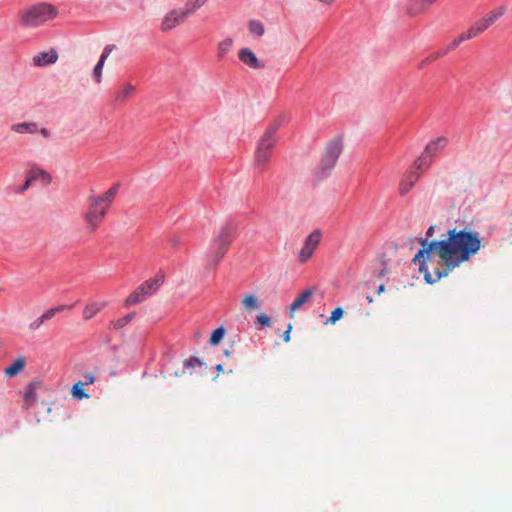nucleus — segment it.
I'll return each instance as SVG.
<instances>
[{
	"instance_id": "7ed1b4c3",
	"label": "nucleus",
	"mask_w": 512,
	"mask_h": 512,
	"mask_svg": "<svg viewBox=\"0 0 512 512\" xmlns=\"http://www.w3.org/2000/svg\"><path fill=\"white\" fill-rule=\"evenodd\" d=\"M58 15L57 8L47 2L35 3L18 14L19 25L23 28H37L54 20Z\"/></svg>"
},
{
	"instance_id": "2eb2a0df",
	"label": "nucleus",
	"mask_w": 512,
	"mask_h": 512,
	"mask_svg": "<svg viewBox=\"0 0 512 512\" xmlns=\"http://www.w3.org/2000/svg\"><path fill=\"white\" fill-rule=\"evenodd\" d=\"M58 60V53L54 49L36 54L33 57V64L36 66H47Z\"/></svg>"
},
{
	"instance_id": "37998d69",
	"label": "nucleus",
	"mask_w": 512,
	"mask_h": 512,
	"mask_svg": "<svg viewBox=\"0 0 512 512\" xmlns=\"http://www.w3.org/2000/svg\"><path fill=\"white\" fill-rule=\"evenodd\" d=\"M388 273H389L388 268H387V267H383V268L379 271L378 276H379V277H383V276L387 275Z\"/></svg>"
},
{
	"instance_id": "cd10ccee",
	"label": "nucleus",
	"mask_w": 512,
	"mask_h": 512,
	"mask_svg": "<svg viewBox=\"0 0 512 512\" xmlns=\"http://www.w3.org/2000/svg\"><path fill=\"white\" fill-rule=\"evenodd\" d=\"M208 0H187V2L184 5V9L188 12V14L191 16L198 9H200Z\"/></svg>"
},
{
	"instance_id": "dca6fc26",
	"label": "nucleus",
	"mask_w": 512,
	"mask_h": 512,
	"mask_svg": "<svg viewBox=\"0 0 512 512\" xmlns=\"http://www.w3.org/2000/svg\"><path fill=\"white\" fill-rule=\"evenodd\" d=\"M423 171L424 170L408 172L399 185L400 193L403 195L408 193L414 187Z\"/></svg>"
},
{
	"instance_id": "c03bdc74",
	"label": "nucleus",
	"mask_w": 512,
	"mask_h": 512,
	"mask_svg": "<svg viewBox=\"0 0 512 512\" xmlns=\"http://www.w3.org/2000/svg\"><path fill=\"white\" fill-rule=\"evenodd\" d=\"M385 291V285L384 284H381L378 289H377V294H381Z\"/></svg>"
},
{
	"instance_id": "20e7f679",
	"label": "nucleus",
	"mask_w": 512,
	"mask_h": 512,
	"mask_svg": "<svg viewBox=\"0 0 512 512\" xmlns=\"http://www.w3.org/2000/svg\"><path fill=\"white\" fill-rule=\"evenodd\" d=\"M234 238V228L230 224L223 225L212 239L208 251L207 264L216 267L228 251Z\"/></svg>"
},
{
	"instance_id": "9d476101",
	"label": "nucleus",
	"mask_w": 512,
	"mask_h": 512,
	"mask_svg": "<svg viewBox=\"0 0 512 512\" xmlns=\"http://www.w3.org/2000/svg\"><path fill=\"white\" fill-rule=\"evenodd\" d=\"M189 16L184 7L172 9L164 15L161 22V30L164 32L170 31L184 23Z\"/></svg>"
},
{
	"instance_id": "a211bd4d",
	"label": "nucleus",
	"mask_w": 512,
	"mask_h": 512,
	"mask_svg": "<svg viewBox=\"0 0 512 512\" xmlns=\"http://www.w3.org/2000/svg\"><path fill=\"white\" fill-rule=\"evenodd\" d=\"M135 90H136V87L134 85H132L131 83H124L117 89V91L115 93L114 101L116 103H124L130 97H132Z\"/></svg>"
},
{
	"instance_id": "58836bf2",
	"label": "nucleus",
	"mask_w": 512,
	"mask_h": 512,
	"mask_svg": "<svg viewBox=\"0 0 512 512\" xmlns=\"http://www.w3.org/2000/svg\"><path fill=\"white\" fill-rule=\"evenodd\" d=\"M85 382L84 383V386L85 385H88V384H92L94 382V376L92 373H87L85 376Z\"/></svg>"
},
{
	"instance_id": "1a4fd4ad",
	"label": "nucleus",
	"mask_w": 512,
	"mask_h": 512,
	"mask_svg": "<svg viewBox=\"0 0 512 512\" xmlns=\"http://www.w3.org/2000/svg\"><path fill=\"white\" fill-rule=\"evenodd\" d=\"M322 233L320 230L312 231L304 240L303 246L298 253V261L306 263L317 249L321 242Z\"/></svg>"
},
{
	"instance_id": "ddd939ff",
	"label": "nucleus",
	"mask_w": 512,
	"mask_h": 512,
	"mask_svg": "<svg viewBox=\"0 0 512 512\" xmlns=\"http://www.w3.org/2000/svg\"><path fill=\"white\" fill-rule=\"evenodd\" d=\"M436 0H409L407 4V13L412 16H418L425 13Z\"/></svg>"
},
{
	"instance_id": "a18cd8bd",
	"label": "nucleus",
	"mask_w": 512,
	"mask_h": 512,
	"mask_svg": "<svg viewBox=\"0 0 512 512\" xmlns=\"http://www.w3.org/2000/svg\"><path fill=\"white\" fill-rule=\"evenodd\" d=\"M216 369H217L218 371H222V370H223V366H222L221 364H218V365L216 366Z\"/></svg>"
},
{
	"instance_id": "4be33fe9",
	"label": "nucleus",
	"mask_w": 512,
	"mask_h": 512,
	"mask_svg": "<svg viewBox=\"0 0 512 512\" xmlns=\"http://www.w3.org/2000/svg\"><path fill=\"white\" fill-rule=\"evenodd\" d=\"M490 26L486 23L484 18L479 19L476 21L468 30V34L470 35L471 39L477 37L481 33H483L485 30H487Z\"/></svg>"
},
{
	"instance_id": "a878e982",
	"label": "nucleus",
	"mask_w": 512,
	"mask_h": 512,
	"mask_svg": "<svg viewBox=\"0 0 512 512\" xmlns=\"http://www.w3.org/2000/svg\"><path fill=\"white\" fill-rule=\"evenodd\" d=\"M233 39L226 38L218 43V57L223 59L233 46Z\"/></svg>"
},
{
	"instance_id": "49530a36",
	"label": "nucleus",
	"mask_w": 512,
	"mask_h": 512,
	"mask_svg": "<svg viewBox=\"0 0 512 512\" xmlns=\"http://www.w3.org/2000/svg\"><path fill=\"white\" fill-rule=\"evenodd\" d=\"M366 299H367V301H368L369 303H372V302H373V298H372L371 296H367V297H366Z\"/></svg>"
},
{
	"instance_id": "9b49d317",
	"label": "nucleus",
	"mask_w": 512,
	"mask_h": 512,
	"mask_svg": "<svg viewBox=\"0 0 512 512\" xmlns=\"http://www.w3.org/2000/svg\"><path fill=\"white\" fill-rule=\"evenodd\" d=\"M239 60L251 69H262L264 64L258 59L256 54L248 47L241 48L238 52Z\"/></svg>"
},
{
	"instance_id": "72a5a7b5",
	"label": "nucleus",
	"mask_w": 512,
	"mask_h": 512,
	"mask_svg": "<svg viewBox=\"0 0 512 512\" xmlns=\"http://www.w3.org/2000/svg\"><path fill=\"white\" fill-rule=\"evenodd\" d=\"M344 315V311L341 307H336L332 312L330 317L326 320V324H335L338 320H340Z\"/></svg>"
},
{
	"instance_id": "393cba45",
	"label": "nucleus",
	"mask_w": 512,
	"mask_h": 512,
	"mask_svg": "<svg viewBox=\"0 0 512 512\" xmlns=\"http://www.w3.org/2000/svg\"><path fill=\"white\" fill-rule=\"evenodd\" d=\"M36 401V391L33 384H29L24 393V406L28 409Z\"/></svg>"
},
{
	"instance_id": "f8f14e48",
	"label": "nucleus",
	"mask_w": 512,
	"mask_h": 512,
	"mask_svg": "<svg viewBox=\"0 0 512 512\" xmlns=\"http://www.w3.org/2000/svg\"><path fill=\"white\" fill-rule=\"evenodd\" d=\"M316 289L315 288H307L303 290L291 303L289 306V316L291 318L294 317V313L299 310L304 304L310 301L312 296L314 295Z\"/></svg>"
},
{
	"instance_id": "0eeeda50",
	"label": "nucleus",
	"mask_w": 512,
	"mask_h": 512,
	"mask_svg": "<svg viewBox=\"0 0 512 512\" xmlns=\"http://www.w3.org/2000/svg\"><path fill=\"white\" fill-rule=\"evenodd\" d=\"M163 283V276L150 278L142 283L135 291H133L125 300V306H131L141 303L149 296L153 295Z\"/></svg>"
},
{
	"instance_id": "2f4dec72",
	"label": "nucleus",
	"mask_w": 512,
	"mask_h": 512,
	"mask_svg": "<svg viewBox=\"0 0 512 512\" xmlns=\"http://www.w3.org/2000/svg\"><path fill=\"white\" fill-rule=\"evenodd\" d=\"M69 308V306L67 305H60V306H57V307H53V308H50L48 310H46L43 314H42V317L44 318L45 321L47 320H50L52 319L57 313L59 312H62L64 311L65 309Z\"/></svg>"
},
{
	"instance_id": "7c9ffc66",
	"label": "nucleus",
	"mask_w": 512,
	"mask_h": 512,
	"mask_svg": "<svg viewBox=\"0 0 512 512\" xmlns=\"http://www.w3.org/2000/svg\"><path fill=\"white\" fill-rule=\"evenodd\" d=\"M135 313H129L125 315L124 317H121L115 321L112 322L113 329L119 330L125 327L132 319L134 318Z\"/></svg>"
},
{
	"instance_id": "423d86ee",
	"label": "nucleus",
	"mask_w": 512,
	"mask_h": 512,
	"mask_svg": "<svg viewBox=\"0 0 512 512\" xmlns=\"http://www.w3.org/2000/svg\"><path fill=\"white\" fill-rule=\"evenodd\" d=\"M342 150L343 142L341 138H333L326 144L319 164L322 175L328 174L333 169Z\"/></svg>"
},
{
	"instance_id": "4c0bfd02",
	"label": "nucleus",
	"mask_w": 512,
	"mask_h": 512,
	"mask_svg": "<svg viewBox=\"0 0 512 512\" xmlns=\"http://www.w3.org/2000/svg\"><path fill=\"white\" fill-rule=\"evenodd\" d=\"M291 329H292V325L289 324L288 325V329L283 333V340L285 342H289L290 341V332H291Z\"/></svg>"
},
{
	"instance_id": "4468645a",
	"label": "nucleus",
	"mask_w": 512,
	"mask_h": 512,
	"mask_svg": "<svg viewBox=\"0 0 512 512\" xmlns=\"http://www.w3.org/2000/svg\"><path fill=\"white\" fill-rule=\"evenodd\" d=\"M115 48H116V46L114 44H109L103 49L100 59L93 69V77H94L96 83H101L102 70H103L105 61L108 58V56L112 53V51L115 50Z\"/></svg>"
},
{
	"instance_id": "39448f33",
	"label": "nucleus",
	"mask_w": 512,
	"mask_h": 512,
	"mask_svg": "<svg viewBox=\"0 0 512 512\" xmlns=\"http://www.w3.org/2000/svg\"><path fill=\"white\" fill-rule=\"evenodd\" d=\"M279 127V122L272 123L260 138L255 152V166L257 168H263L268 163L271 157V150L277 141L276 133Z\"/></svg>"
},
{
	"instance_id": "412c9836",
	"label": "nucleus",
	"mask_w": 512,
	"mask_h": 512,
	"mask_svg": "<svg viewBox=\"0 0 512 512\" xmlns=\"http://www.w3.org/2000/svg\"><path fill=\"white\" fill-rule=\"evenodd\" d=\"M11 130L19 134H35L38 132V124L35 122H21L11 126Z\"/></svg>"
},
{
	"instance_id": "e433bc0d",
	"label": "nucleus",
	"mask_w": 512,
	"mask_h": 512,
	"mask_svg": "<svg viewBox=\"0 0 512 512\" xmlns=\"http://www.w3.org/2000/svg\"><path fill=\"white\" fill-rule=\"evenodd\" d=\"M257 322L261 325V326H270L271 325V320L270 318L264 314V313H261L257 316Z\"/></svg>"
},
{
	"instance_id": "473e14b6",
	"label": "nucleus",
	"mask_w": 512,
	"mask_h": 512,
	"mask_svg": "<svg viewBox=\"0 0 512 512\" xmlns=\"http://www.w3.org/2000/svg\"><path fill=\"white\" fill-rule=\"evenodd\" d=\"M224 334H225V329L223 327H219V328L215 329L210 336V340H209L210 344L211 345L219 344L220 341L223 339Z\"/></svg>"
},
{
	"instance_id": "a19ab883",
	"label": "nucleus",
	"mask_w": 512,
	"mask_h": 512,
	"mask_svg": "<svg viewBox=\"0 0 512 512\" xmlns=\"http://www.w3.org/2000/svg\"><path fill=\"white\" fill-rule=\"evenodd\" d=\"M38 132L44 137V138H49L50 137V131L47 129V128H39L38 127Z\"/></svg>"
},
{
	"instance_id": "aec40b11",
	"label": "nucleus",
	"mask_w": 512,
	"mask_h": 512,
	"mask_svg": "<svg viewBox=\"0 0 512 512\" xmlns=\"http://www.w3.org/2000/svg\"><path fill=\"white\" fill-rule=\"evenodd\" d=\"M107 305V302H92L85 305L83 309V318L90 320L94 318Z\"/></svg>"
},
{
	"instance_id": "f704fd0d",
	"label": "nucleus",
	"mask_w": 512,
	"mask_h": 512,
	"mask_svg": "<svg viewBox=\"0 0 512 512\" xmlns=\"http://www.w3.org/2000/svg\"><path fill=\"white\" fill-rule=\"evenodd\" d=\"M203 365H204V362L201 359H199L198 357H190L184 361L185 369L202 367Z\"/></svg>"
},
{
	"instance_id": "c9c22d12",
	"label": "nucleus",
	"mask_w": 512,
	"mask_h": 512,
	"mask_svg": "<svg viewBox=\"0 0 512 512\" xmlns=\"http://www.w3.org/2000/svg\"><path fill=\"white\" fill-rule=\"evenodd\" d=\"M44 322H45V320L41 315L40 317H38L37 319H35L34 321H32L29 324V328L32 331L38 330L44 324Z\"/></svg>"
},
{
	"instance_id": "6e6552de",
	"label": "nucleus",
	"mask_w": 512,
	"mask_h": 512,
	"mask_svg": "<svg viewBox=\"0 0 512 512\" xmlns=\"http://www.w3.org/2000/svg\"><path fill=\"white\" fill-rule=\"evenodd\" d=\"M448 144V139L444 136L438 137L430 141L425 147L424 152L415 161L416 170H426L432 163V157L442 151Z\"/></svg>"
},
{
	"instance_id": "6ab92c4d",
	"label": "nucleus",
	"mask_w": 512,
	"mask_h": 512,
	"mask_svg": "<svg viewBox=\"0 0 512 512\" xmlns=\"http://www.w3.org/2000/svg\"><path fill=\"white\" fill-rule=\"evenodd\" d=\"M28 175L30 176V181H39L45 186L51 184L52 182L51 174L38 167L32 168Z\"/></svg>"
},
{
	"instance_id": "f257e3e1",
	"label": "nucleus",
	"mask_w": 512,
	"mask_h": 512,
	"mask_svg": "<svg viewBox=\"0 0 512 512\" xmlns=\"http://www.w3.org/2000/svg\"><path fill=\"white\" fill-rule=\"evenodd\" d=\"M421 249L413 258L419 264L428 283H434L462 263L468 262L482 247L479 234L473 230L453 228L447 231L446 238L429 241L421 239Z\"/></svg>"
},
{
	"instance_id": "f03ea898",
	"label": "nucleus",
	"mask_w": 512,
	"mask_h": 512,
	"mask_svg": "<svg viewBox=\"0 0 512 512\" xmlns=\"http://www.w3.org/2000/svg\"><path fill=\"white\" fill-rule=\"evenodd\" d=\"M120 185L114 184L106 192L90 197L88 210L83 215L84 221L90 232H95L106 217L113 203Z\"/></svg>"
},
{
	"instance_id": "b1692460",
	"label": "nucleus",
	"mask_w": 512,
	"mask_h": 512,
	"mask_svg": "<svg viewBox=\"0 0 512 512\" xmlns=\"http://www.w3.org/2000/svg\"><path fill=\"white\" fill-rule=\"evenodd\" d=\"M242 306L246 311H254L259 307V300L254 294H247L242 299Z\"/></svg>"
},
{
	"instance_id": "5701e85b",
	"label": "nucleus",
	"mask_w": 512,
	"mask_h": 512,
	"mask_svg": "<svg viewBox=\"0 0 512 512\" xmlns=\"http://www.w3.org/2000/svg\"><path fill=\"white\" fill-rule=\"evenodd\" d=\"M505 6H499L496 9L490 11L487 13L483 18L486 21V23L491 26L494 24L500 17H502L506 12Z\"/></svg>"
},
{
	"instance_id": "ea45409f",
	"label": "nucleus",
	"mask_w": 512,
	"mask_h": 512,
	"mask_svg": "<svg viewBox=\"0 0 512 512\" xmlns=\"http://www.w3.org/2000/svg\"><path fill=\"white\" fill-rule=\"evenodd\" d=\"M32 182H33V181H30V176L28 175L27 180L25 181L24 185L20 188V190H19V191H20V192H24V191H26V190L30 187V185H31V183H32Z\"/></svg>"
},
{
	"instance_id": "c756f323",
	"label": "nucleus",
	"mask_w": 512,
	"mask_h": 512,
	"mask_svg": "<svg viewBox=\"0 0 512 512\" xmlns=\"http://www.w3.org/2000/svg\"><path fill=\"white\" fill-rule=\"evenodd\" d=\"M71 394L77 399H84L89 397V395L84 390V383L81 381L73 385Z\"/></svg>"
},
{
	"instance_id": "bb28decb",
	"label": "nucleus",
	"mask_w": 512,
	"mask_h": 512,
	"mask_svg": "<svg viewBox=\"0 0 512 512\" xmlns=\"http://www.w3.org/2000/svg\"><path fill=\"white\" fill-rule=\"evenodd\" d=\"M250 34L260 38L264 35L265 29L263 24L257 20H251L248 24Z\"/></svg>"
},
{
	"instance_id": "c85d7f7f",
	"label": "nucleus",
	"mask_w": 512,
	"mask_h": 512,
	"mask_svg": "<svg viewBox=\"0 0 512 512\" xmlns=\"http://www.w3.org/2000/svg\"><path fill=\"white\" fill-rule=\"evenodd\" d=\"M471 37L468 34L467 31L461 33L458 35L446 48L445 52L443 54H446L449 51L455 50L462 42L470 40Z\"/></svg>"
},
{
	"instance_id": "f3484780",
	"label": "nucleus",
	"mask_w": 512,
	"mask_h": 512,
	"mask_svg": "<svg viewBox=\"0 0 512 512\" xmlns=\"http://www.w3.org/2000/svg\"><path fill=\"white\" fill-rule=\"evenodd\" d=\"M26 366V359L23 356L17 357L9 366L4 369V375L8 378L17 376L24 370Z\"/></svg>"
},
{
	"instance_id": "79ce46f5",
	"label": "nucleus",
	"mask_w": 512,
	"mask_h": 512,
	"mask_svg": "<svg viewBox=\"0 0 512 512\" xmlns=\"http://www.w3.org/2000/svg\"><path fill=\"white\" fill-rule=\"evenodd\" d=\"M435 226H430L426 232L427 238L432 237L434 234Z\"/></svg>"
}]
</instances>
